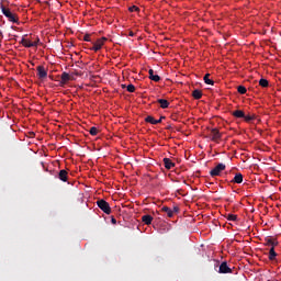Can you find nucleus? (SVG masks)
I'll return each mask as SVG.
<instances>
[{"mask_svg":"<svg viewBox=\"0 0 281 281\" xmlns=\"http://www.w3.org/2000/svg\"><path fill=\"white\" fill-rule=\"evenodd\" d=\"M112 225H117V220H115L113 216L111 217Z\"/></svg>","mask_w":281,"mask_h":281,"instance_id":"7c9ffc66","label":"nucleus"},{"mask_svg":"<svg viewBox=\"0 0 281 281\" xmlns=\"http://www.w3.org/2000/svg\"><path fill=\"white\" fill-rule=\"evenodd\" d=\"M35 43L38 45V43H41V38L36 37Z\"/></svg>","mask_w":281,"mask_h":281,"instance_id":"f704fd0d","label":"nucleus"},{"mask_svg":"<svg viewBox=\"0 0 281 281\" xmlns=\"http://www.w3.org/2000/svg\"><path fill=\"white\" fill-rule=\"evenodd\" d=\"M192 97L194 98V100H201V98H203V92L199 89H195L192 92Z\"/></svg>","mask_w":281,"mask_h":281,"instance_id":"dca6fc26","label":"nucleus"},{"mask_svg":"<svg viewBox=\"0 0 281 281\" xmlns=\"http://www.w3.org/2000/svg\"><path fill=\"white\" fill-rule=\"evenodd\" d=\"M158 104H160V109H168L170 106V102L166 99H158Z\"/></svg>","mask_w":281,"mask_h":281,"instance_id":"2eb2a0df","label":"nucleus"},{"mask_svg":"<svg viewBox=\"0 0 281 281\" xmlns=\"http://www.w3.org/2000/svg\"><path fill=\"white\" fill-rule=\"evenodd\" d=\"M227 221H238V215L228 214L227 215Z\"/></svg>","mask_w":281,"mask_h":281,"instance_id":"a878e982","label":"nucleus"},{"mask_svg":"<svg viewBox=\"0 0 281 281\" xmlns=\"http://www.w3.org/2000/svg\"><path fill=\"white\" fill-rule=\"evenodd\" d=\"M128 36H135V33L133 31H130Z\"/></svg>","mask_w":281,"mask_h":281,"instance_id":"72a5a7b5","label":"nucleus"},{"mask_svg":"<svg viewBox=\"0 0 281 281\" xmlns=\"http://www.w3.org/2000/svg\"><path fill=\"white\" fill-rule=\"evenodd\" d=\"M164 164H165V168L167 170H172V168H175V162H172V160L170 158H164Z\"/></svg>","mask_w":281,"mask_h":281,"instance_id":"ddd939ff","label":"nucleus"},{"mask_svg":"<svg viewBox=\"0 0 281 281\" xmlns=\"http://www.w3.org/2000/svg\"><path fill=\"white\" fill-rule=\"evenodd\" d=\"M232 183H243V173H236Z\"/></svg>","mask_w":281,"mask_h":281,"instance_id":"aec40b11","label":"nucleus"},{"mask_svg":"<svg viewBox=\"0 0 281 281\" xmlns=\"http://www.w3.org/2000/svg\"><path fill=\"white\" fill-rule=\"evenodd\" d=\"M122 89H126V85H121Z\"/></svg>","mask_w":281,"mask_h":281,"instance_id":"c9c22d12","label":"nucleus"},{"mask_svg":"<svg viewBox=\"0 0 281 281\" xmlns=\"http://www.w3.org/2000/svg\"><path fill=\"white\" fill-rule=\"evenodd\" d=\"M278 257V254L276 252V247H271L269 250V260H276V258Z\"/></svg>","mask_w":281,"mask_h":281,"instance_id":"f3484780","label":"nucleus"},{"mask_svg":"<svg viewBox=\"0 0 281 281\" xmlns=\"http://www.w3.org/2000/svg\"><path fill=\"white\" fill-rule=\"evenodd\" d=\"M266 246L267 247H278V241L277 240H273L271 238H267L266 239Z\"/></svg>","mask_w":281,"mask_h":281,"instance_id":"412c9836","label":"nucleus"},{"mask_svg":"<svg viewBox=\"0 0 281 281\" xmlns=\"http://www.w3.org/2000/svg\"><path fill=\"white\" fill-rule=\"evenodd\" d=\"M226 166L223 162L217 164L211 171V177H221L223 170H225Z\"/></svg>","mask_w":281,"mask_h":281,"instance_id":"f03ea898","label":"nucleus"},{"mask_svg":"<svg viewBox=\"0 0 281 281\" xmlns=\"http://www.w3.org/2000/svg\"><path fill=\"white\" fill-rule=\"evenodd\" d=\"M148 74H149V80H153L154 82H159V80H161V77H159V75H155V70L149 69Z\"/></svg>","mask_w":281,"mask_h":281,"instance_id":"f8f14e48","label":"nucleus"},{"mask_svg":"<svg viewBox=\"0 0 281 281\" xmlns=\"http://www.w3.org/2000/svg\"><path fill=\"white\" fill-rule=\"evenodd\" d=\"M218 273H232V268H229L226 261L220 265Z\"/></svg>","mask_w":281,"mask_h":281,"instance_id":"9d476101","label":"nucleus"},{"mask_svg":"<svg viewBox=\"0 0 281 281\" xmlns=\"http://www.w3.org/2000/svg\"><path fill=\"white\" fill-rule=\"evenodd\" d=\"M109 40L106 37H101L93 43V47H91L90 49L92 52H100V49H102V47L104 46V43H106Z\"/></svg>","mask_w":281,"mask_h":281,"instance_id":"20e7f679","label":"nucleus"},{"mask_svg":"<svg viewBox=\"0 0 281 281\" xmlns=\"http://www.w3.org/2000/svg\"><path fill=\"white\" fill-rule=\"evenodd\" d=\"M232 115L237 119H243L245 117V112L243 110H236L232 113Z\"/></svg>","mask_w":281,"mask_h":281,"instance_id":"6ab92c4d","label":"nucleus"},{"mask_svg":"<svg viewBox=\"0 0 281 281\" xmlns=\"http://www.w3.org/2000/svg\"><path fill=\"white\" fill-rule=\"evenodd\" d=\"M128 93H135V86H133V83H130L127 87H126Z\"/></svg>","mask_w":281,"mask_h":281,"instance_id":"393cba45","label":"nucleus"},{"mask_svg":"<svg viewBox=\"0 0 281 281\" xmlns=\"http://www.w3.org/2000/svg\"><path fill=\"white\" fill-rule=\"evenodd\" d=\"M83 41H86L87 43H91V34H86L83 36Z\"/></svg>","mask_w":281,"mask_h":281,"instance_id":"c756f323","label":"nucleus"},{"mask_svg":"<svg viewBox=\"0 0 281 281\" xmlns=\"http://www.w3.org/2000/svg\"><path fill=\"white\" fill-rule=\"evenodd\" d=\"M37 76L40 80H45V78H47V70H45V67L37 66Z\"/></svg>","mask_w":281,"mask_h":281,"instance_id":"1a4fd4ad","label":"nucleus"},{"mask_svg":"<svg viewBox=\"0 0 281 281\" xmlns=\"http://www.w3.org/2000/svg\"><path fill=\"white\" fill-rule=\"evenodd\" d=\"M254 119H255L254 115H245V114H244V120H245L246 122H251V120H254Z\"/></svg>","mask_w":281,"mask_h":281,"instance_id":"cd10ccee","label":"nucleus"},{"mask_svg":"<svg viewBox=\"0 0 281 281\" xmlns=\"http://www.w3.org/2000/svg\"><path fill=\"white\" fill-rule=\"evenodd\" d=\"M21 45H23V47H38V42H30L25 40V37H22Z\"/></svg>","mask_w":281,"mask_h":281,"instance_id":"6e6552de","label":"nucleus"},{"mask_svg":"<svg viewBox=\"0 0 281 281\" xmlns=\"http://www.w3.org/2000/svg\"><path fill=\"white\" fill-rule=\"evenodd\" d=\"M142 221L145 223V225H151L153 216L151 215H143Z\"/></svg>","mask_w":281,"mask_h":281,"instance_id":"a211bd4d","label":"nucleus"},{"mask_svg":"<svg viewBox=\"0 0 281 281\" xmlns=\"http://www.w3.org/2000/svg\"><path fill=\"white\" fill-rule=\"evenodd\" d=\"M89 133H90V135H92V136H95V135H98V127H91L90 128V131H89Z\"/></svg>","mask_w":281,"mask_h":281,"instance_id":"bb28decb","label":"nucleus"},{"mask_svg":"<svg viewBox=\"0 0 281 281\" xmlns=\"http://www.w3.org/2000/svg\"><path fill=\"white\" fill-rule=\"evenodd\" d=\"M173 214H177L179 213V207L178 206H175L173 210H172Z\"/></svg>","mask_w":281,"mask_h":281,"instance_id":"2f4dec72","label":"nucleus"},{"mask_svg":"<svg viewBox=\"0 0 281 281\" xmlns=\"http://www.w3.org/2000/svg\"><path fill=\"white\" fill-rule=\"evenodd\" d=\"M130 12H138L139 8L136 5H132L128 8Z\"/></svg>","mask_w":281,"mask_h":281,"instance_id":"c85d7f7f","label":"nucleus"},{"mask_svg":"<svg viewBox=\"0 0 281 281\" xmlns=\"http://www.w3.org/2000/svg\"><path fill=\"white\" fill-rule=\"evenodd\" d=\"M162 120H166V116H160L159 120H155V117L148 115L147 117H145V122H147L148 124H154V125H157V124H161Z\"/></svg>","mask_w":281,"mask_h":281,"instance_id":"0eeeda50","label":"nucleus"},{"mask_svg":"<svg viewBox=\"0 0 281 281\" xmlns=\"http://www.w3.org/2000/svg\"><path fill=\"white\" fill-rule=\"evenodd\" d=\"M210 137H211L212 142H218V139H221V137H223V134H221L218 128H212Z\"/></svg>","mask_w":281,"mask_h":281,"instance_id":"423d86ee","label":"nucleus"},{"mask_svg":"<svg viewBox=\"0 0 281 281\" xmlns=\"http://www.w3.org/2000/svg\"><path fill=\"white\" fill-rule=\"evenodd\" d=\"M69 80H74V77H71V75H69L68 72H63L59 81L60 87H65V85H67Z\"/></svg>","mask_w":281,"mask_h":281,"instance_id":"39448f33","label":"nucleus"},{"mask_svg":"<svg viewBox=\"0 0 281 281\" xmlns=\"http://www.w3.org/2000/svg\"><path fill=\"white\" fill-rule=\"evenodd\" d=\"M0 41H3V32L0 30Z\"/></svg>","mask_w":281,"mask_h":281,"instance_id":"473e14b6","label":"nucleus"},{"mask_svg":"<svg viewBox=\"0 0 281 281\" xmlns=\"http://www.w3.org/2000/svg\"><path fill=\"white\" fill-rule=\"evenodd\" d=\"M97 205L104 212V214H111V205L105 200H98Z\"/></svg>","mask_w":281,"mask_h":281,"instance_id":"7ed1b4c3","label":"nucleus"},{"mask_svg":"<svg viewBox=\"0 0 281 281\" xmlns=\"http://www.w3.org/2000/svg\"><path fill=\"white\" fill-rule=\"evenodd\" d=\"M161 212H165V214H167L169 218H172V216H175V211H172V209L168 206H162Z\"/></svg>","mask_w":281,"mask_h":281,"instance_id":"4468645a","label":"nucleus"},{"mask_svg":"<svg viewBox=\"0 0 281 281\" xmlns=\"http://www.w3.org/2000/svg\"><path fill=\"white\" fill-rule=\"evenodd\" d=\"M58 179L60 181L67 182V180L69 179V173L67 172V170L61 169L58 173Z\"/></svg>","mask_w":281,"mask_h":281,"instance_id":"9b49d317","label":"nucleus"},{"mask_svg":"<svg viewBox=\"0 0 281 281\" xmlns=\"http://www.w3.org/2000/svg\"><path fill=\"white\" fill-rule=\"evenodd\" d=\"M237 91H238V93H240L241 95H245V93H247V88H245V86H238V87H237Z\"/></svg>","mask_w":281,"mask_h":281,"instance_id":"b1692460","label":"nucleus"},{"mask_svg":"<svg viewBox=\"0 0 281 281\" xmlns=\"http://www.w3.org/2000/svg\"><path fill=\"white\" fill-rule=\"evenodd\" d=\"M259 86L263 87V89H267V87H269V80L267 79H260L259 80Z\"/></svg>","mask_w":281,"mask_h":281,"instance_id":"4be33fe9","label":"nucleus"},{"mask_svg":"<svg viewBox=\"0 0 281 281\" xmlns=\"http://www.w3.org/2000/svg\"><path fill=\"white\" fill-rule=\"evenodd\" d=\"M1 11L2 14H4V16L8 19V21H10L11 23H19V18H16V14L12 13V11H10V9L4 8L3 4H1Z\"/></svg>","mask_w":281,"mask_h":281,"instance_id":"f257e3e1","label":"nucleus"},{"mask_svg":"<svg viewBox=\"0 0 281 281\" xmlns=\"http://www.w3.org/2000/svg\"><path fill=\"white\" fill-rule=\"evenodd\" d=\"M204 82L205 85H214V80L210 79V74L204 76Z\"/></svg>","mask_w":281,"mask_h":281,"instance_id":"5701e85b","label":"nucleus"}]
</instances>
